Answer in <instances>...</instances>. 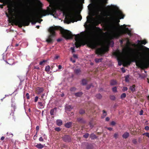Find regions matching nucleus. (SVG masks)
<instances>
[{
  "label": "nucleus",
  "instance_id": "obj_1",
  "mask_svg": "<svg viewBox=\"0 0 149 149\" xmlns=\"http://www.w3.org/2000/svg\"><path fill=\"white\" fill-rule=\"evenodd\" d=\"M96 29L94 32L88 31L87 32L88 35V38L85 42L80 40V36L79 34L73 35L69 31L65 30L60 26H55L49 28V31L50 34L48 36L46 41L49 43H51L53 42V38L55 36V31L59 30L63 36L66 39H72L75 36V40L76 42L75 43L77 48L79 47L82 45L83 46L87 44L88 46L92 49H95L98 46H102V47L96 49L95 53L96 54L102 56L107 52L108 49L104 46L103 42L99 38L100 34L102 32V30L99 27L95 26Z\"/></svg>",
  "mask_w": 149,
  "mask_h": 149
},
{
  "label": "nucleus",
  "instance_id": "obj_2",
  "mask_svg": "<svg viewBox=\"0 0 149 149\" xmlns=\"http://www.w3.org/2000/svg\"><path fill=\"white\" fill-rule=\"evenodd\" d=\"M140 52H134L132 56V58L127 61L126 63L130 65L132 62H135L136 65L141 68H147L149 66V55L145 52L143 56H139Z\"/></svg>",
  "mask_w": 149,
  "mask_h": 149
},
{
  "label": "nucleus",
  "instance_id": "obj_3",
  "mask_svg": "<svg viewBox=\"0 0 149 149\" xmlns=\"http://www.w3.org/2000/svg\"><path fill=\"white\" fill-rule=\"evenodd\" d=\"M126 25L124 24L120 26V28H118L113 23L110 22L107 25V29L110 31H114L113 35V38H118L121 35L125 34L130 31L128 28H126Z\"/></svg>",
  "mask_w": 149,
  "mask_h": 149
},
{
  "label": "nucleus",
  "instance_id": "obj_4",
  "mask_svg": "<svg viewBox=\"0 0 149 149\" xmlns=\"http://www.w3.org/2000/svg\"><path fill=\"white\" fill-rule=\"evenodd\" d=\"M101 2L100 5L96 6V12L99 14L100 12H101V14L104 16H111V11H110L104 10L105 4L107 3L108 0H100Z\"/></svg>",
  "mask_w": 149,
  "mask_h": 149
},
{
  "label": "nucleus",
  "instance_id": "obj_5",
  "mask_svg": "<svg viewBox=\"0 0 149 149\" xmlns=\"http://www.w3.org/2000/svg\"><path fill=\"white\" fill-rule=\"evenodd\" d=\"M14 21L15 22V25H18L20 27L22 26H26L29 25L31 22V19L29 17L25 18H21L20 19H17L14 20Z\"/></svg>",
  "mask_w": 149,
  "mask_h": 149
},
{
  "label": "nucleus",
  "instance_id": "obj_6",
  "mask_svg": "<svg viewBox=\"0 0 149 149\" xmlns=\"http://www.w3.org/2000/svg\"><path fill=\"white\" fill-rule=\"evenodd\" d=\"M127 53V50L126 49H123V52H121L119 50H117L113 53V54L116 57L118 61V64L119 65H121L123 62V61L121 60L123 56Z\"/></svg>",
  "mask_w": 149,
  "mask_h": 149
},
{
  "label": "nucleus",
  "instance_id": "obj_7",
  "mask_svg": "<svg viewBox=\"0 0 149 149\" xmlns=\"http://www.w3.org/2000/svg\"><path fill=\"white\" fill-rule=\"evenodd\" d=\"M72 10L75 11V13H73L71 15L68 17V19L72 23L77 22L78 20H80L82 19V17L80 15H78L76 14V11L74 7H71Z\"/></svg>",
  "mask_w": 149,
  "mask_h": 149
},
{
  "label": "nucleus",
  "instance_id": "obj_8",
  "mask_svg": "<svg viewBox=\"0 0 149 149\" xmlns=\"http://www.w3.org/2000/svg\"><path fill=\"white\" fill-rule=\"evenodd\" d=\"M49 10H42L40 11V14H38L37 13H35V15L36 16L38 17L39 15H40L41 16L40 17H42L43 16H45L46 15H49L50 14L51 15H53V13H56V10L54 8H52V9L49 8Z\"/></svg>",
  "mask_w": 149,
  "mask_h": 149
},
{
  "label": "nucleus",
  "instance_id": "obj_9",
  "mask_svg": "<svg viewBox=\"0 0 149 149\" xmlns=\"http://www.w3.org/2000/svg\"><path fill=\"white\" fill-rule=\"evenodd\" d=\"M114 13L115 15L111 17V19L112 20H116L118 22H120V19H123L125 16V15L120 11H116Z\"/></svg>",
  "mask_w": 149,
  "mask_h": 149
},
{
  "label": "nucleus",
  "instance_id": "obj_10",
  "mask_svg": "<svg viewBox=\"0 0 149 149\" xmlns=\"http://www.w3.org/2000/svg\"><path fill=\"white\" fill-rule=\"evenodd\" d=\"M0 2L3 3L4 5H8V12L10 15L13 17V13L14 11V9L12 7V5L10 4L9 1L7 0H0Z\"/></svg>",
  "mask_w": 149,
  "mask_h": 149
},
{
  "label": "nucleus",
  "instance_id": "obj_11",
  "mask_svg": "<svg viewBox=\"0 0 149 149\" xmlns=\"http://www.w3.org/2000/svg\"><path fill=\"white\" fill-rule=\"evenodd\" d=\"M62 139L63 141L65 142H71L72 138L70 135H65L62 137Z\"/></svg>",
  "mask_w": 149,
  "mask_h": 149
},
{
  "label": "nucleus",
  "instance_id": "obj_12",
  "mask_svg": "<svg viewBox=\"0 0 149 149\" xmlns=\"http://www.w3.org/2000/svg\"><path fill=\"white\" fill-rule=\"evenodd\" d=\"M44 90V89L43 87H37L36 88V92L37 94H40Z\"/></svg>",
  "mask_w": 149,
  "mask_h": 149
},
{
  "label": "nucleus",
  "instance_id": "obj_13",
  "mask_svg": "<svg viewBox=\"0 0 149 149\" xmlns=\"http://www.w3.org/2000/svg\"><path fill=\"white\" fill-rule=\"evenodd\" d=\"M57 107H55L54 109H51L50 111V115L53 116L55 115L57 112Z\"/></svg>",
  "mask_w": 149,
  "mask_h": 149
},
{
  "label": "nucleus",
  "instance_id": "obj_14",
  "mask_svg": "<svg viewBox=\"0 0 149 149\" xmlns=\"http://www.w3.org/2000/svg\"><path fill=\"white\" fill-rule=\"evenodd\" d=\"M138 43L139 44L141 43V44H143L144 45H145L146 43H147V41L146 40H137Z\"/></svg>",
  "mask_w": 149,
  "mask_h": 149
},
{
  "label": "nucleus",
  "instance_id": "obj_15",
  "mask_svg": "<svg viewBox=\"0 0 149 149\" xmlns=\"http://www.w3.org/2000/svg\"><path fill=\"white\" fill-rule=\"evenodd\" d=\"M74 73L77 75H79L81 72V70L79 68L75 69L74 70Z\"/></svg>",
  "mask_w": 149,
  "mask_h": 149
},
{
  "label": "nucleus",
  "instance_id": "obj_16",
  "mask_svg": "<svg viewBox=\"0 0 149 149\" xmlns=\"http://www.w3.org/2000/svg\"><path fill=\"white\" fill-rule=\"evenodd\" d=\"M77 121L80 123H84L85 121L82 118H79L77 119Z\"/></svg>",
  "mask_w": 149,
  "mask_h": 149
},
{
  "label": "nucleus",
  "instance_id": "obj_17",
  "mask_svg": "<svg viewBox=\"0 0 149 149\" xmlns=\"http://www.w3.org/2000/svg\"><path fill=\"white\" fill-rule=\"evenodd\" d=\"M72 125V123L71 122H68L65 125V126L67 128H69L71 127Z\"/></svg>",
  "mask_w": 149,
  "mask_h": 149
},
{
  "label": "nucleus",
  "instance_id": "obj_18",
  "mask_svg": "<svg viewBox=\"0 0 149 149\" xmlns=\"http://www.w3.org/2000/svg\"><path fill=\"white\" fill-rule=\"evenodd\" d=\"M129 136V134L127 132H125L122 135L124 139H127Z\"/></svg>",
  "mask_w": 149,
  "mask_h": 149
},
{
  "label": "nucleus",
  "instance_id": "obj_19",
  "mask_svg": "<svg viewBox=\"0 0 149 149\" xmlns=\"http://www.w3.org/2000/svg\"><path fill=\"white\" fill-rule=\"evenodd\" d=\"M35 146L37 148L40 149H41L44 147V146L42 144H38Z\"/></svg>",
  "mask_w": 149,
  "mask_h": 149
},
{
  "label": "nucleus",
  "instance_id": "obj_20",
  "mask_svg": "<svg viewBox=\"0 0 149 149\" xmlns=\"http://www.w3.org/2000/svg\"><path fill=\"white\" fill-rule=\"evenodd\" d=\"M117 82L116 80L113 79L110 81V85L111 86L115 85L117 84Z\"/></svg>",
  "mask_w": 149,
  "mask_h": 149
},
{
  "label": "nucleus",
  "instance_id": "obj_21",
  "mask_svg": "<svg viewBox=\"0 0 149 149\" xmlns=\"http://www.w3.org/2000/svg\"><path fill=\"white\" fill-rule=\"evenodd\" d=\"M135 85H133L132 86H130V90L132 92L135 91Z\"/></svg>",
  "mask_w": 149,
  "mask_h": 149
},
{
  "label": "nucleus",
  "instance_id": "obj_22",
  "mask_svg": "<svg viewBox=\"0 0 149 149\" xmlns=\"http://www.w3.org/2000/svg\"><path fill=\"white\" fill-rule=\"evenodd\" d=\"M56 123L57 125L59 126H61L62 125V121L61 120H57Z\"/></svg>",
  "mask_w": 149,
  "mask_h": 149
},
{
  "label": "nucleus",
  "instance_id": "obj_23",
  "mask_svg": "<svg viewBox=\"0 0 149 149\" xmlns=\"http://www.w3.org/2000/svg\"><path fill=\"white\" fill-rule=\"evenodd\" d=\"M87 81L86 79H83L81 81V84L83 85H86L87 84Z\"/></svg>",
  "mask_w": 149,
  "mask_h": 149
},
{
  "label": "nucleus",
  "instance_id": "obj_24",
  "mask_svg": "<svg viewBox=\"0 0 149 149\" xmlns=\"http://www.w3.org/2000/svg\"><path fill=\"white\" fill-rule=\"evenodd\" d=\"M47 60H43L40 62L39 65H44L47 62Z\"/></svg>",
  "mask_w": 149,
  "mask_h": 149
},
{
  "label": "nucleus",
  "instance_id": "obj_25",
  "mask_svg": "<svg viewBox=\"0 0 149 149\" xmlns=\"http://www.w3.org/2000/svg\"><path fill=\"white\" fill-rule=\"evenodd\" d=\"M83 93L82 92H79L75 93V95L77 97H80L83 95Z\"/></svg>",
  "mask_w": 149,
  "mask_h": 149
},
{
  "label": "nucleus",
  "instance_id": "obj_26",
  "mask_svg": "<svg viewBox=\"0 0 149 149\" xmlns=\"http://www.w3.org/2000/svg\"><path fill=\"white\" fill-rule=\"evenodd\" d=\"M38 104L40 106V108L41 109L44 107V105L42 102H38Z\"/></svg>",
  "mask_w": 149,
  "mask_h": 149
},
{
  "label": "nucleus",
  "instance_id": "obj_27",
  "mask_svg": "<svg viewBox=\"0 0 149 149\" xmlns=\"http://www.w3.org/2000/svg\"><path fill=\"white\" fill-rule=\"evenodd\" d=\"M90 138H91L92 139H96L97 137L93 133L90 135Z\"/></svg>",
  "mask_w": 149,
  "mask_h": 149
},
{
  "label": "nucleus",
  "instance_id": "obj_28",
  "mask_svg": "<svg viewBox=\"0 0 149 149\" xmlns=\"http://www.w3.org/2000/svg\"><path fill=\"white\" fill-rule=\"evenodd\" d=\"M103 113V115L101 116L102 118H104L107 115V112L104 110L102 111Z\"/></svg>",
  "mask_w": 149,
  "mask_h": 149
},
{
  "label": "nucleus",
  "instance_id": "obj_29",
  "mask_svg": "<svg viewBox=\"0 0 149 149\" xmlns=\"http://www.w3.org/2000/svg\"><path fill=\"white\" fill-rule=\"evenodd\" d=\"M95 60L96 63H98L100 62H101L102 60V58H95Z\"/></svg>",
  "mask_w": 149,
  "mask_h": 149
},
{
  "label": "nucleus",
  "instance_id": "obj_30",
  "mask_svg": "<svg viewBox=\"0 0 149 149\" xmlns=\"http://www.w3.org/2000/svg\"><path fill=\"white\" fill-rule=\"evenodd\" d=\"M129 75H127L125 77V80L126 82H129Z\"/></svg>",
  "mask_w": 149,
  "mask_h": 149
},
{
  "label": "nucleus",
  "instance_id": "obj_31",
  "mask_svg": "<svg viewBox=\"0 0 149 149\" xmlns=\"http://www.w3.org/2000/svg\"><path fill=\"white\" fill-rule=\"evenodd\" d=\"M95 97L98 99H100L102 98V96L99 93L96 95Z\"/></svg>",
  "mask_w": 149,
  "mask_h": 149
},
{
  "label": "nucleus",
  "instance_id": "obj_32",
  "mask_svg": "<svg viewBox=\"0 0 149 149\" xmlns=\"http://www.w3.org/2000/svg\"><path fill=\"white\" fill-rule=\"evenodd\" d=\"M50 67L49 65H47L46 66L45 70L46 72H48L49 71Z\"/></svg>",
  "mask_w": 149,
  "mask_h": 149
},
{
  "label": "nucleus",
  "instance_id": "obj_33",
  "mask_svg": "<svg viewBox=\"0 0 149 149\" xmlns=\"http://www.w3.org/2000/svg\"><path fill=\"white\" fill-rule=\"evenodd\" d=\"M79 113L81 114H83L85 113V111L82 109H81L79 111Z\"/></svg>",
  "mask_w": 149,
  "mask_h": 149
},
{
  "label": "nucleus",
  "instance_id": "obj_34",
  "mask_svg": "<svg viewBox=\"0 0 149 149\" xmlns=\"http://www.w3.org/2000/svg\"><path fill=\"white\" fill-rule=\"evenodd\" d=\"M126 97V94L125 93H123L121 95L120 98L121 99H123V98H125Z\"/></svg>",
  "mask_w": 149,
  "mask_h": 149
},
{
  "label": "nucleus",
  "instance_id": "obj_35",
  "mask_svg": "<svg viewBox=\"0 0 149 149\" xmlns=\"http://www.w3.org/2000/svg\"><path fill=\"white\" fill-rule=\"evenodd\" d=\"M110 99L113 100H115L116 99V97L114 95H111L110 96Z\"/></svg>",
  "mask_w": 149,
  "mask_h": 149
},
{
  "label": "nucleus",
  "instance_id": "obj_36",
  "mask_svg": "<svg viewBox=\"0 0 149 149\" xmlns=\"http://www.w3.org/2000/svg\"><path fill=\"white\" fill-rule=\"evenodd\" d=\"M108 44L109 45L112 44V46H113L114 44V42L113 41H109L108 42Z\"/></svg>",
  "mask_w": 149,
  "mask_h": 149
},
{
  "label": "nucleus",
  "instance_id": "obj_37",
  "mask_svg": "<svg viewBox=\"0 0 149 149\" xmlns=\"http://www.w3.org/2000/svg\"><path fill=\"white\" fill-rule=\"evenodd\" d=\"M89 136V134L88 133H86L83 135V137L86 139Z\"/></svg>",
  "mask_w": 149,
  "mask_h": 149
},
{
  "label": "nucleus",
  "instance_id": "obj_38",
  "mask_svg": "<svg viewBox=\"0 0 149 149\" xmlns=\"http://www.w3.org/2000/svg\"><path fill=\"white\" fill-rule=\"evenodd\" d=\"M127 90L128 88L127 87L124 86L123 88V89H122V91L123 92H125V91H127Z\"/></svg>",
  "mask_w": 149,
  "mask_h": 149
},
{
  "label": "nucleus",
  "instance_id": "obj_39",
  "mask_svg": "<svg viewBox=\"0 0 149 149\" xmlns=\"http://www.w3.org/2000/svg\"><path fill=\"white\" fill-rule=\"evenodd\" d=\"M112 90L113 91L116 92L117 91V88L116 87H114L112 88Z\"/></svg>",
  "mask_w": 149,
  "mask_h": 149
},
{
  "label": "nucleus",
  "instance_id": "obj_40",
  "mask_svg": "<svg viewBox=\"0 0 149 149\" xmlns=\"http://www.w3.org/2000/svg\"><path fill=\"white\" fill-rule=\"evenodd\" d=\"M39 129H40V128H39V126L38 125L36 127V134H37V133H38V132L39 131Z\"/></svg>",
  "mask_w": 149,
  "mask_h": 149
},
{
  "label": "nucleus",
  "instance_id": "obj_41",
  "mask_svg": "<svg viewBox=\"0 0 149 149\" xmlns=\"http://www.w3.org/2000/svg\"><path fill=\"white\" fill-rule=\"evenodd\" d=\"M118 134L117 133H116L114 134L113 137L116 139L118 138Z\"/></svg>",
  "mask_w": 149,
  "mask_h": 149
},
{
  "label": "nucleus",
  "instance_id": "obj_42",
  "mask_svg": "<svg viewBox=\"0 0 149 149\" xmlns=\"http://www.w3.org/2000/svg\"><path fill=\"white\" fill-rule=\"evenodd\" d=\"M54 130L57 132H59L61 131V129L60 127H57L55 128Z\"/></svg>",
  "mask_w": 149,
  "mask_h": 149
},
{
  "label": "nucleus",
  "instance_id": "obj_43",
  "mask_svg": "<svg viewBox=\"0 0 149 149\" xmlns=\"http://www.w3.org/2000/svg\"><path fill=\"white\" fill-rule=\"evenodd\" d=\"M86 149H92V147L91 145H88L86 147Z\"/></svg>",
  "mask_w": 149,
  "mask_h": 149
},
{
  "label": "nucleus",
  "instance_id": "obj_44",
  "mask_svg": "<svg viewBox=\"0 0 149 149\" xmlns=\"http://www.w3.org/2000/svg\"><path fill=\"white\" fill-rule=\"evenodd\" d=\"M59 9L61 11H63L65 10L64 8L62 7L61 6H59L58 7Z\"/></svg>",
  "mask_w": 149,
  "mask_h": 149
},
{
  "label": "nucleus",
  "instance_id": "obj_45",
  "mask_svg": "<svg viewBox=\"0 0 149 149\" xmlns=\"http://www.w3.org/2000/svg\"><path fill=\"white\" fill-rule=\"evenodd\" d=\"M76 90V88L75 87H72L70 89V90L71 91H74Z\"/></svg>",
  "mask_w": 149,
  "mask_h": 149
},
{
  "label": "nucleus",
  "instance_id": "obj_46",
  "mask_svg": "<svg viewBox=\"0 0 149 149\" xmlns=\"http://www.w3.org/2000/svg\"><path fill=\"white\" fill-rule=\"evenodd\" d=\"M66 108L68 109H72L73 107L71 105H68L66 107Z\"/></svg>",
  "mask_w": 149,
  "mask_h": 149
},
{
  "label": "nucleus",
  "instance_id": "obj_47",
  "mask_svg": "<svg viewBox=\"0 0 149 149\" xmlns=\"http://www.w3.org/2000/svg\"><path fill=\"white\" fill-rule=\"evenodd\" d=\"M68 4L71 3V2L72 1V0H64Z\"/></svg>",
  "mask_w": 149,
  "mask_h": 149
},
{
  "label": "nucleus",
  "instance_id": "obj_48",
  "mask_svg": "<svg viewBox=\"0 0 149 149\" xmlns=\"http://www.w3.org/2000/svg\"><path fill=\"white\" fill-rule=\"evenodd\" d=\"M132 142L134 144H136L137 143V140L136 139H134L132 140Z\"/></svg>",
  "mask_w": 149,
  "mask_h": 149
},
{
  "label": "nucleus",
  "instance_id": "obj_49",
  "mask_svg": "<svg viewBox=\"0 0 149 149\" xmlns=\"http://www.w3.org/2000/svg\"><path fill=\"white\" fill-rule=\"evenodd\" d=\"M143 135H145L146 136L149 138V133L146 132V133H144V134H143Z\"/></svg>",
  "mask_w": 149,
  "mask_h": 149
},
{
  "label": "nucleus",
  "instance_id": "obj_50",
  "mask_svg": "<svg viewBox=\"0 0 149 149\" xmlns=\"http://www.w3.org/2000/svg\"><path fill=\"white\" fill-rule=\"evenodd\" d=\"M116 124V123L114 121H112L110 125L112 126H114Z\"/></svg>",
  "mask_w": 149,
  "mask_h": 149
},
{
  "label": "nucleus",
  "instance_id": "obj_51",
  "mask_svg": "<svg viewBox=\"0 0 149 149\" xmlns=\"http://www.w3.org/2000/svg\"><path fill=\"white\" fill-rule=\"evenodd\" d=\"M26 98L27 99H29V94L28 93H27L26 94Z\"/></svg>",
  "mask_w": 149,
  "mask_h": 149
},
{
  "label": "nucleus",
  "instance_id": "obj_52",
  "mask_svg": "<svg viewBox=\"0 0 149 149\" xmlns=\"http://www.w3.org/2000/svg\"><path fill=\"white\" fill-rule=\"evenodd\" d=\"M38 96H36L35 97L34 99V102H36L37 101L38 99Z\"/></svg>",
  "mask_w": 149,
  "mask_h": 149
},
{
  "label": "nucleus",
  "instance_id": "obj_53",
  "mask_svg": "<svg viewBox=\"0 0 149 149\" xmlns=\"http://www.w3.org/2000/svg\"><path fill=\"white\" fill-rule=\"evenodd\" d=\"M39 140L40 141H43L44 140L42 137H40L39 139Z\"/></svg>",
  "mask_w": 149,
  "mask_h": 149
},
{
  "label": "nucleus",
  "instance_id": "obj_54",
  "mask_svg": "<svg viewBox=\"0 0 149 149\" xmlns=\"http://www.w3.org/2000/svg\"><path fill=\"white\" fill-rule=\"evenodd\" d=\"M34 69H37L38 70H39L40 68L38 66H34Z\"/></svg>",
  "mask_w": 149,
  "mask_h": 149
},
{
  "label": "nucleus",
  "instance_id": "obj_55",
  "mask_svg": "<svg viewBox=\"0 0 149 149\" xmlns=\"http://www.w3.org/2000/svg\"><path fill=\"white\" fill-rule=\"evenodd\" d=\"M145 129L147 130H149V127L148 126H146L145 127Z\"/></svg>",
  "mask_w": 149,
  "mask_h": 149
},
{
  "label": "nucleus",
  "instance_id": "obj_56",
  "mask_svg": "<svg viewBox=\"0 0 149 149\" xmlns=\"http://www.w3.org/2000/svg\"><path fill=\"white\" fill-rule=\"evenodd\" d=\"M62 39L61 38H58L57 39V42H59L61 41H62Z\"/></svg>",
  "mask_w": 149,
  "mask_h": 149
},
{
  "label": "nucleus",
  "instance_id": "obj_57",
  "mask_svg": "<svg viewBox=\"0 0 149 149\" xmlns=\"http://www.w3.org/2000/svg\"><path fill=\"white\" fill-rule=\"evenodd\" d=\"M91 87V86L90 85H88L86 87V88L87 90L89 89Z\"/></svg>",
  "mask_w": 149,
  "mask_h": 149
},
{
  "label": "nucleus",
  "instance_id": "obj_58",
  "mask_svg": "<svg viewBox=\"0 0 149 149\" xmlns=\"http://www.w3.org/2000/svg\"><path fill=\"white\" fill-rule=\"evenodd\" d=\"M71 49L72 50V52L73 53L75 52V50L74 47H71Z\"/></svg>",
  "mask_w": 149,
  "mask_h": 149
},
{
  "label": "nucleus",
  "instance_id": "obj_59",
  "mask_svg": "<svg viewBox=\"0 0 149 149\" xmlns=\"http://www.w3.org/2000/svg\"><path fill=\"white\" fill-rule=\"evenodd\" d=\"M106 128L108 130L111 131L112 130L113 128L111 127H107Z\"/></svg>",
  "mask_w": 149,
  "mask_h": 149
},
{
  "label": "nucleus",
  "instance_id": "obj_60",
  "mask_svg": "<svg viewBox=\"0 0 149 149\" xmlns=\"http://www.w3.org/2000/svg\"><path fill=\"white\" fill-rule=\"evenodd\" d=\"M122 71L123 72L125 73V70L123 68H122L121 69Z\"/></svg>",
  "mask_w": 149,
  "mask_h": 149
},
{
  "label": "nucleus",
  "instance_id": "obj_61",
  "mask_svg": "<svg viewBox=\"0 0 149 149\" xmlns=\"http://www.w3.org/2000/svg\"><path fill=\"white\" fill-rule=\"evenodd\" d=\"M73 56L74 58H78L77 55V54H74Z\"/></svg>",
  "mask_w": 149,
  "mask_h": 149
},
{
  "label": "nucleus",
  "instance_id": "obj_62",
  "mask_svg": "<svg viewBox=\"0 0 149 149\" xmlns=\"http://www.w3.org/2000/svg\"><path fill=\"white\" fill-rule=\"evenodd\" d=\"M95 23L96 24V26H97L100 24V23L98 21H96L95 22Z\"/></svg>",
  "mask_w": 149,
  "mask_h": 149
},
{
  "label": "nucleus",
  "instance_id": "obj_63",
  "mask_svg": "<svg viewBox=\"0 0 149 149\" xmlns=\"http://www.w3.org/2000/svg\"><path fill=\"white\" fill-rule=\"evenodd\" d=\"M106 121H109V120H110V118H109L108 117H107L106 118Z\"/></svg>",
  "mask_w": 149,
  "mask_h": 149
},
{
  "label": "nucleus",
  "instance_id": "obj_64",
  "mask_svg": "<svg viewBox=\"0 0 149 149\" xmlns=\"http://www.w3.org/2000/svg\"><path fill=\"white\" fill-rule=\"evenodd\" d=\"M62 68V66L61 65H59L58 66V68L59 69H61Z\"/></svg>",
  "mask_w": 149,
  "mask_h": 149
}]
</instances>
